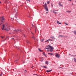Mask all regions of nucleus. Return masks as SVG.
<instances>
[{
	"mask_svg": "<svg viewBox=\"0 0 76 76\" xmlns=\"http://www.w3.org/2000/svg\"><path fill=\"white\" fill-rule=\"evenodd\" d=\"M48 48H46L45 49V50H46V49H48L49 50H50V52H53V48L50 46V45H48L47 46Z\"/></svg>",
	"mask_w": 76,
	"mask_h": 76,
	"instance_id": "obj_1",
	"label": "nucleus"
},
{
	"mask_svg": "<svg viewBox=\"0 0 76 76\" xmlns=\"http://www.w3.org/2000/svg\"><path fill=\"white\" fill-rule=\"evenodd\" d=\"M43 6L44 7V8L46 11H48V7L47 6V4L46 3H45V5H43Z\"/></svg>",
	"mask_w": 76,
	"mask_h": 76,
	"instance_id": "obj_2",
	"label": "nucleus"
},
{
	"mask_svg": "<svg viewBox=\"0 0 76 76\" xmlns=\"http://www.w3.org/2000/svg\"><path fill=\"white\" fill-rule=\"evenodd\" d=\"M1 20V22H3L5 20V18H4V17L2 16L0 18V20Z\"/></svg>",
	"mask_w": 76,
	"mask_h": 76,
	"instance_id": "obj_3",
	"label": "nucleus"
},
{
	"mask_svg": "<svg viewBox=\"0 0 76 76\" xmlns=\"http://www.w3.org/2000/svg\"><path fill=\"white\" fill-rule=\"evenodd\" d=\"M55 11H57V12H58V10H51V11L52 12H53V13H54L55 14H56L57 13V12H56Z\"/></svg>",
	"mask_w": 76,
	"mask_h": 76,
	"instance_id": "obj_4",
	"label": "nucleus"
},
{
	"mask_svg": "<svg viewBox=\"0 0 76 76\" xmlns=\"http://www.w3.org/2000/svg\"><path fill=\"white\" fill-rule=\"evenodd\" d=\"M55 56L56 57H57V58H59L60 57V54H58V53H56Z\"/></svg>",
	"mask_w": 76,
	"mask_h": 76,
	"instance_id": "obj_5",
	"label": "nucleus"
},
{
	"mask_svg": "<svg viewBox=\"0 0 76 76\" xmlns=\"http://www.w3.org/2000/svg\"><path fill=\"white\" fill-rule=\"evenodd\" d=\"M58 4L59 6H60L61 7H62V6H63V5L61 4V2H60V1L59 2Z\"/></svg>",
	"mask_w": 76,
	"mask_h": 76,
	"instance_id": "obj_6",
	"label": "nucleus"
},
{
	"mask_svg": "<svg viewBox=\"0 0 76 76\" xmlns=\"http://www.w3.org/2000/svg\"><path fill=\"white\" fill-rule=\"evenodd\" d=\"M4 1L6 3H9V1L7 2V0H4Z\"/></svg>",
	"mask_w": 76,
	"mask_h": 76,
	"instance_id": "obj_7",
	"label": "nucleus"
},
{
	"mask_svg": "<svg viewBox=\"0 0 76 76\" xmlns=\"http://www.w3.org/2000/svg\"><path fill=\"white\" fill-rule=\"evenodd\" d=\"M45 64L48 65V61H46L45 62Z\"/></svg>",
	"mask_w": 76,
	"mask_h": 76,
	"instance_id": "obj_8",
	"label": "nucleus"
},
{
	"mask_svg": "<svg viewBox=\"0 0 76 76\" xmlns=\"http://www.w3.org/2000/svg\"><path fill=\"white\" fill-rule=\"evenodd\" d=\"M16 32H18V31H20V32H21L22 31V30H21L20 29H18V30H16Z\"/></svg>",
	"mask_w": 76,
	"mask_h": 76,
	"instance_id": "obj_9",
	"label": "nucleus"
},
{
	"mask_svg": "<svg viewBox=\"0 0 76 76\" xmlns=\"http://www.w3.org/2000/svg\"><path fill=\"white\" fill-rule=\"evenodd\" d=\"M52 71V69H51L50 70H47L46 71V72H47L48 73H49V72H51Z\"/></svg>",
	"mask_w": 76,
	"mask_h": 76,
	"instance_id": "obj_10",
	"label": "nucleus"
},
{
	"mask_svg": "<svg viewBox=\"0 0 76 76\" xmlns=\"http://www.w3.org/2000/svg\"><path fill=\"white\" fill-rule=\"evenodd\" d=\"M2 26H3V27L2 28V30H4V27H5V26H4V24Z\"/></svg>",
	"mask_w": 76,
	"mask_h": 76,
	"instance_id": "obj_11",
	"label": "nucleus"
},
{
	"mask_svg": "<svg viewBox=\"0 0 76 76\" xmlns=\"http://www.w3.org/2000/svg\"><path fill=\"white\" fill-rule=\"evenodd\" d=\"M15 63H18V60H16L15 61Z\"/></svg>",
	"mask_w": 76,
	"mask_h": 76,
	"instance_id": "obj_12",
	"label": "nucleus"
},
{
	"mask_svg": "<svg viewBox=\"0 0 76 76\" xmlns=\"http://www.w3.org/2000/svg\"><path fill=\"white\" fill-rule=\"evenodd\" d=\"M57 23H58L59 24H61V23H60V22L59 21H57Z\"/></svg>",
	"mask_w": 76,
	"mask_h": 76,
	"instance_id": "obj_13",
	"label": "nucleus"
},
{
	"mask_svg": "<svg viewBox=\"0 0 76 76\" xmlns=\"http://www.w3.org/2000/svg\"><path fill=\"white\" fill-rule=\"evenodd\" d=\"M74 34H75V35H76V31H73Z\"/></svg>",
	"mask_w": 76,
	"mask_h": 76,
	"instance_id": "obj_14",
	"label": "nucleus"
},
{
	"mask_svg": "<svg viewBox=\"0 0 76 76\" xmlns=\"http://www.w3.org/2000/svg\"><path fill=\"white\" fill-rule=\"evenodd\" d=\"M48 54H50V55H51L52 56H53L54 55V54L53 53H48Z\"/></svg>",
	"mask_w": 76,
	"mask_h": 76,
	"instance_id": "obj_15",
	"label": "nucleus"
},
{
	"mask_svg": "<svg viewBox=\"0 0 76 76\" xmlns=\"http://www.w3.org/2000/svg\"><path fill=\"white\" fill-rule=\"evenodd\" d=\"M4 29V30H5L6 31H9V29L7 28H5V29Z\"/></svg>",
	"mask_w": 76,
	"mask_h": 76,
	"instance_id": "obj_16",
	"label": "nucleus"
},
{
	"mask_svg": "<svg viewBox=\"0 0 76 76\" xmlns=\"http://www.w3.org/2000/svg\"><path fill=\"white\" fill-rule=\"evenodd\" d=\"M74 61L76 63V59L75 58H74Z\"/></svg>",
	"mask_w": 76,
	"mask_h": 76,
	"instance_id": "obj_17",
	"label": "nucleus"
},
{
	"mask_svg": "<svg viewBox=\"0 0 76 76\" xmlns=\"http://www.w3.org/2000/svg\"><path fill=\"white\" fill-rule=\"evenodd\" d=\"M34 28H35V32H36V29H37V27L35 26H34Z\"/></svg>",
	"mask_w": 76,
	"mask_h": 76,
	"instance_id": "obj_18",
	"label": "nucleus"
},
{
	"mask_svg": "<svg viewBox=\"0 0 76 76\" xmlns=\"http://www.w3.org/2000/svg\"><path fill=\"white\" fill-rule=\"evenodd\" d=\"M51 7H53V4L52 3H51Z\"/></svg>",
	"mask_w": 76,
	"mask_h": 76,
	"instance_id": "obj_19",
	"label": "nucleus"
},
{
	"mask_svg": "<svg viewBox=\"0 0 76 76\" xmlns=\"http://www.w3.org/2000/svg\"><path fill=\"white\" fill-rule=\"evenodd\" d=\"M63 37V35H59L58 36V37Z\"/></svg>",
	"mask_w": 76,
	"mask_h": 76,
	"instance_id": "obj_20",
	"label": "nucleus"
},
{
	"mask_svg": "<svg viewBox=\"0 0 76 76\" xmlns=\"http://www.w3.org/2000/svg\"><path fill=\"white\" fill-rule=\"evenodd\" d=\"M38 50L40 52H42V50H41V49H38Z\"/></svg>",
	"mask_w": 76,
	"mask_h": 76,
	"instance_id": "obj_21",
	"label": "nucleus"
},
{
	"mask_svg": "<svg viewBox=\"0 0 76 76\" xmlns=\"http://www.w3.org/2000/svg\"><path fill=\"white\" fill-rule=\"evenodd\" d=\"M66 12H68V13H70V12H71V11H66Z\"/></svg>",
	"mask_w": 76,
	"mask_h": 76,
	"instance_id": "obj_22",
	"label": "nucleus"
},
{
	"mask_svg": "<svg viewBox=\"0 0 76 76\" xmlns=\"http://www.w3.org/2000/svg\"><path fill=\"white\" fill-rule=\"evenodd\" d=\"M50 1H47V4H49L50 3Z\"/></svg>",
	"mask_w": 76,
	"mask_h": 76,
	"instance_id": "obj_23",
	"label": "nucleus"
},
{
	"mask_svg": "<svg viewBox=\"0 0 76 76\" xmlns=\"http://www.w3.org/2000/svg\"><path fill=\"white\" fill-rule=\"evenodd\" d=\"M43 67H44V68H47V66H42Z\"/></svg>",
	"mask_w": 76,
	"mask_h": 76,
	"instance_id": "obj_24",
	"label": "nucleus"
},
{
	"mask_svg": "<svg viewBox=\"0 0 76 76\" xmlns=\"http://www.w3.org/2000/svg\"><path fill=\"white\" fill-rule=\"evenodd\" d=\"M48 41H53V39H48Z\"/></svg>",
	"mask_w": 76,
	"mask_h": 76,
	"instance_id": "obj_25",
	"label": "nucleus"
},
{
	"mask_svg": "<svg viewBox=\"0 0 76 76\" xmlns=\"http://www.w3.org/2000/svg\"><path fill=\"white\" fill-rule=\"evenodd\" d=\"M41 61H43V58H42L41 59Z\"/></svg>",
	"mask_w": 76,
	"mask_h": 76,
	"instance_id": "obj_26",
	"label": "nucleus"
},
{
	"mask_svg": "<svg viewBox=\"0 0 76 76\" xmlns=\"http://www.w3.org/2000/svg\"><path fill=\"white\" fill-rule=\"evenodd\" d=\"M50 38H52V39H54V37H50Z\"/></svg>",
	"mask_w": 76,
	"mask_h": 76,
	"instance_id": "obj_27",
	"label": "nucleus"
},
{
	"mask_svg": "<svg viewBox=\"0 0 76 76\" xmlns=\"http://www.w3.org/2000/svg\"><path fill=\"white\" fill-rule=\"evenodd\" d=\"M32 38H34V39H35V38L34 36L32 37Z\"/></svg>",
	"mask_w": 76,
	"mask_h": 76,
	"instance_id": "obj_28",
	"label": "nucleus"
},
{
	"mask_svg": "<svg viewBox=\"0 0 76 76\" xmlns=\"http://www.w3.org/2000/svg\"><path fill=\"white\" fill-rule=\"evenodd\" d=\"M44 39H42L41 40V42H43V41H44Z\"/></svg>",
	"mask_w": 76,
	"mask_h": 76,
	"instance_id": "obj_29",
	"label": "nucleus"
},
{
	"mask_svg": "<svg viewBox=\"0 0 76 76\" xmlns=\"http://www.w3.org/2000/svg\"><path fill=\"white\" fill-rule=\"evenodd\" d=\"M3 75V73L2 72L1 73V74H0V76H1Z\"/></svg>",
	"mask_w": 76,
	"mask_h": 76,
	"instance_id": "obj_30",
	"label": "nucleus"
},
{
	"mask_svg": "<svg viewBox=\"0 0 76 76\" xmlns=\"http://www.w3.org/2000/svg\"><path fill=\"white\" fill-rule=\"evenodd\" d=\"M65 25H68V24L67 23H65Z\"/></svg>",
	"mask_w": 76,
	"mask_h": 76,
	"instance_id": "obj_31",
	"label": "nucleus"
},
{
	"mask_svg": "<svg viewBox=\"0 0 76 76\" xmlns=\"http://www.w3.org/2000/svg\"><path fill=\"white\" fill-rule=\"evenodd\" d=\"M1 38H4V37H2V36H1Z\"/></svg>",
	"mask_w": 76,
	"mask_h": 76,
	"instance_id": "obj_32",
	"label": "nucleus"
},
{
	"mask_svg": "<svg viewBox=\"0 0 76 76\" xmlns=\"http://www.w3.org/2000/svg\"><path fill=\"white\" fill-rule=\"evenodd\" d=\"M27 42L29 44V41H28V40H27Z\"/></svg>",
	"mask_w": 76,
	"mask_h": 76,
	"instance_id": "obj_33",
	"label": "nucleus"
},
{
	"mask_svg": "<svg viewBox=\"0 0 76 76\" xmlns=\"http://www.w3.org/2000/svg\"><path fill=\"white\" fill-rule=\"evenodd\" d=\"M26 0V1H29V2H30V1H30V0Z\"/></svg>",
	"mask_w": 76,
	"mask_h": 76,
	"instance_id": "obj_34",
	"label": "nucleus"
},
{
	"mask_svg": "<svg viewBox=\"0 0 76 76\" xmlns=\"http://www.w3.org/2000/svg\"><path fill=\"white\" fill-rule=\"evenodd\" d=\"M3 22H1L0 24V25H1V24H2V23H3Z\"/></svg>",
	"mask_w": 76,
	"mask_h": 76,
	"instance_id": "obj_35",
	"label": "nucleus"
},
{
	"mask_svg": "<svg viewBox=\"0 0 76 76\" xmlns=\"http://www.w3.org/2000/svg\"><path fill=\"white\" fill-rule=\"evenodd\" d=\"M31 25H32V27H34V26L33 25V24H31Z\"/></svg>",
	"mask_w": 76,
	"mask_h": 76,
	"instance_id": "obj_36",
	"label": "nucleus"
},
{
	"mask_svg": "<svg viewBox=\"0 0 76 76\" xmlns=\"http://www.w3.org/2000/svg\"><path fill=\"white\" fill-rule=\"evenodd\" d=\"M43 55H45V53L44 52L43 53Z\"/></svg>",
	"mask_w": 76,
	"mask_h": 76,
	"instance_id": "obj_37",
	"label": "nucleus"
},
{
	"mask_svg": "<svg viewBox=\"0 0 76 76\" xmlns=\"http://www.w3.org/2000/svg\"><path fill=\"white\" fill-rule=\"evenodd\" d=\"M44 55V56H45L46 57H47V56H46V54H45Z\"/></svg>",
	"mask_w": 76,
	"mask_h": 76,
	"instance_id": "obj_38",
	"label": "nucleus"
},
{
	"mask_svg": "<svg viewBox=\"0 0 76 76\" xmlns=\"http://www.w3.org/2000/svg\"><path fill=\"white\" fill-rule=\"evenodd\" d=\"M24 37H25V34L23 35Z\"/></svg>",
	"mask_w": 76,
	"mask_h": 76,
	"instance_id": "obj_39",
	"label": "nucleus"
},
{
	"mask_svg": "<svg viewBox=\"0 0 76 76\" xmlns=\"http://www.w3.org/2000/svg\"><path fill=\"white\" fill-rule=\"evenodd\" d=\"M31 68H33L34 67V66H33L32 67H31Z\"/></svg>",
	"mask_w": 76,
	"mask_h": 76,
	"instance_id": "obj_40",
	"label": "nucleus"
},
{
	"mask_svg": "<svg viewBox=\"0 0 76 76\" xmlns=\"http://www.w3.org/2000/svg\"><path fill=\"white\" fill-rule=\"evenodd\" d=\"M60 68H62V69H64V68H62V67H59Z\"/></svg>",
	"mask_w": 76,
	"mask_h": 76,
	"instance_id": "obj_41",
	"label": "nucleus"
},
{
	"mask_svg": "<svg viewBox=\"0 0 76 76\" xmlns=\"http://www.w3.org/2000/svg\"><path fill=\"white\" fill-rule=\"evenodd\" d=\"M69 1H72V0H68Z\"/></svg>",
	"mask_w": 76,
	"mask_h": 76,
	"instance_id": "obj_42",
	"label": "nucleus"
},
{
	"mask_svg": "<svg viewBox=\"0 0 76 76\" xmlns=\"http://www.w3.org/2000/svg\"><path fill=\"white\" fill-rule=\"evenodd\" d=\"M48 41V40H47L46 41H45V42H47V41Z\"/></svg>",
	"mask_w": 76,
	"mask_h": 76,
	"instance_id": "obj_43",
	"label": "nucleus"
},
{
	"mask_svg": "<svg viewBox=\"0 0 76 76\" xmlns=\"http://www.w3.org/2000/svg\"><path fill=\"white\" fill-rule=\"evenodd\" d=\"M12 39H14V40L15 41V39H14V38H12Z\"/></svg>",
	"mask_w": 76,
	"mask_h": 76,
	"instance_id": "obj_44",
	"label": "nucleus"
},
{
	"mask_svg": "<svg viewBox=\"0 0 76 76\" xmlns=\"http://www.w3.org/2000/svg\"><path fill=\"white\" fill-rule=\"evenodd\" d=\"M28 17H29V18H31V16H29Z\"/></svg>",
	"mask_w": 76,
	"mask_h": 76,
	"instance_id": "obj_45",
	"label": "nucleus"
},
{
	"mask_svg": "<svg viewBox=\"0 0 76 76\" xmlns=\"http://www.w3.org/2000/svg\"><path fill=\"white\" fill-rule=\"evenodd\" d=\"M25 72H26V70H25Z\"/></svg>",
	"mask_w": 76,
	"mask_h": 76,
	"instance_id": "obj_46",
	"label": "nucleus"
},
{
	"mask_svg": "<svg viewBox=\"0 0 76 76\" xmlns=\"http://www.w3.org/2000/svg\"><path fill=\"white\" fill-rule=\"evenodd\" d=\"M50 50H47V51H49Z\"/></svg>",
	"mask_w": 76,
	"mask_h": 76,
	"instance_id": "obj_47",
	"label": "nucleus"
},
{
	"mask_svg": "<svg viewBox=\"0 0 76 76\" xmlns=\"http://www.w3.org/2000/svg\"><path fill=\"white\" fill-rule=\"evenodd\" d=\"M37 75V74H34V75Z\"/></svg>",
	"mask_w": 76,
	"mask_h": 76,
	"instance_id": "obj_48",
	"label": "nucleus"
},
{
	"mask_svg": "<svg viewBox=\"0 0 76 76\" xmlns=\"http://www.w3.org/2000/svg\"><path fill=\"white\" fill-rule=\"evenodd\" d=\"M1 3V1H0V4Z\"/></svg>",
	"mask_w": 76,
	"mask_h": 76,
	"instance_id": "obj_49",
	"label": "nucleus"
},
{
	"mask_svg": "<svg viewBox=\"0 0 76 76\" xmlns=\"http://www.w3.org/2000/svg\"><path fill=\"white\" fill-rule=\"evenodd\" d=\"M9 30H10V29L9 28Z\"/></svg>",
	"mask_w": 76,
	"mask_h": 76,
	"instance_id": "obj_50",
	"label": "nucleus"
},
{
	"mask_svg": "<svg viewBox=\"0 0 76 76\" xmlns=\"http://www.w3.org/2000/svg\"><path fill=\"white\" fill-rule=\"evenodd\" d=\"M32 33V34H33V33Z\"/></svg>",
	"mask_w": 76,
	"mask_h": 76,
	"instance_id": "obj_51",
	"label": "nucleus"
},
{
	"mask_svg": "<svg viewBox=\"0 0 76 76\" xmlns=\"http://www.w3.org/2000/svg\"><path fill=\"white\" fill-rule=\"evenodd\" d=\"M72 4L73 5V4Z\"/></svg>",
	"mask_w": 76,
	"mask_h": 76,
	"instance_id": "obj_52",
	"label": "nucleus"
},
{
	"mask_svg": "<svg viewBox=\"0 0 76 76\" xmlns=\"http://www.w3.org/2000/svg\"><path fill=\"white\" fill-rule=\"evenodd\" d=\"M75 56H76V55H75Z\"/></svg>",
	"mask_w": 76,
	"mask_h": 76,
	"instance_id": "obj_53",
	"label": "nucleus"
},
{
	"mask_svg": "<svg viewBox=\"0 0 76 76\" xmlns=\"http://www.w3.org/2000/svg\"><path fill=\"white\" fill-rule=\"evenodd\" d=\"M44 4V2H43V4Z\"/></svg>",
	"mask_w": 76,
	"mask_h": 76,
	"instance_id": "obj_54",
	"label": "nucleus"
},
{
	"mask_svg": "<svg viewBox=\"0 0 76 76\" xmlns=\"http://www.w3.org/2000/svg\"><path fill=\"white\" fill-rule=\"evenodd\" d=\"M75 2H76V1H75Z\"/></svg>",
	"mask_w": 76,
	"mask_h": 76,
	"instance_id": "obj_55",
	"label": "nucleus"
},
{
	"mask_svg": "<svg viewBox=\"0 0 76 76\" xmlns=\"http://www.w3.org/2000/svg\"><path fill=\"white\" fill-rule=\"evenodd\" d=\"M69 55H70V54H69Z\"/></svg>",
	"mask_w": 76,
	"mask_h": 76,
	"instance_id": "obj_56",
	"label": "nucleus"
},
{
	"mask_svg": "<svg viewBox=\"0 0 76 76\" xmlns=\"http://www.w3.org/2000/svg\"><path fill=\"white\" fill-rule=\"evenodd\" d=\"M46 13H47V12H46Z\"/></svg>",
	"mask_w": 76,
	"mask_h": 76,
	"instance_id": "obj_57",
	"label": "nucleus"
},
{
	"mask_svg": "<svg viewBox=\"0 0 76 76\" xmlns=\"http://www.w3.org/2000/svg\"><path fill=\"white\" fill-rule=\"evenodd\" d=\"M12 19V18H11Z\"/></svg>",
	"mask_w": 76,
	"mask_h": 76,
	"instance_id": "obj_58",
	"label": "nucleus"
},
{
	"mask_svg": "<svg viewBox=\"0 0 76 76\" xmlns=\"http://www.w3.org/2000/svg\"><path fill=\"white\" fill-rule=\"evenodd\" d=\"M75 39H76V37L75 38Z\"/></svg>",
	"mask_w": 76,
	"mask_h": 76,
	"instance_id": "obj_59",
	"label": "nucleus"
}]
</instances>
